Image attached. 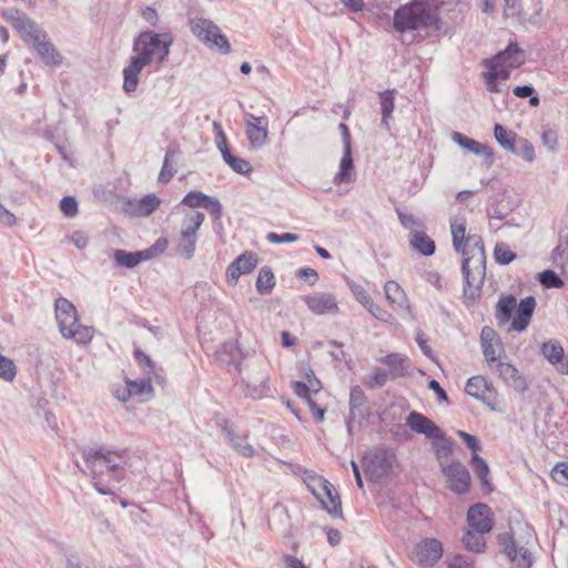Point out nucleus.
<instances>
[{"instance_id": "f257e3e1", "label": "nucleus", "mask_w": 568, "mask_h": 568, "mask_svg": "<svg viewBox=\"0 0 568 568\" xmlns=\"http://www.w3.org/2000/svg\"><path fill=\"white\" fill-rule=\"evenodd\" d=\"M453 245L464 256L462 272L464 276V296L476 301L481 294L486 276V254L483 239L478 235L465 236L466 221L456 217L450 224Z\"/></svg>"}, {"instance_id": "f03ea898", "label": "nucleus", "mask_w": 568, "mask_h": 568, "mask_svg": "<svg viewBox=\"0 0 568 568\" xmlns=\"http://www.w3.org/2000/svg\"><path fill=\"white\" fill-rule=\"evenodd\" d=\"M82 458L90 470L92 484L101 495L114 494V487L126 474L130 452L98 446L83 449Z\"/></svg>"}, {"instance_id": "7ed1b4c3", "label": "nucleus", "mask_w": 568, "mask_h": 568, "mask_svg": "<svg viewBox=\"0 0 568 568\" xmlns=\"http://www.w3.org/2000/svg\"><path fill=\"white\" fill-rule=\"evenodd\" d=\"M173 38L170 33L159 34L152 31H144L134 40L133 51L128 67L123 70V90L128 93L134 92L139 84V74L144 67L156 61L162 63L170 53Z\"/></svg>"}, {"instance_id": "20e7f679", "label": "nucleus", "mask_w": 568, "mask_h": 568, "mask_svg": "<svg viewBox=\"0 0 568 568\" xmlns=\"http://www.w3.org/2000/svg\"><path fill=\"white\" fill-rule=\"evenodd\" d=\"M393 24L400 33L414 30L430 33L442 29L437 9L425 0H414L400 6L394 12Z\"/></svg>"}, {"instance_id": "39448f33", "label": "nucleus", "mask_w": 568, "mask_h": 568, "mask_svg": "<svg viewBox=\"0 0 568 568\" xmlns=\"http://www.w3.org/2000/svg\"><path fill=\"white\" fill-rule=\"evenodd\" d=\"M525 62L524 52L517 44H509L507 49L499 52L491 60H486L487 71L484 73L487 90L490 92H501L505 82L514 69L519 68Z\"/></svg>"}, {"instance_id": "423d86ee", "label": "nucleus", "mask_w": 568, "mask_h": 568, "mask_svg": "<svg viewBox=\"0 0 568 568\" xmlns=\"http://www.w3.org/2000/svg\"><path fill=\"white\" fill-rule=\"evenodd\" d=\"M536 305L537 302L534 296H526L517 304V300L514 295H501L496 304L495 317L499 325H504L509 322L516 308V313L511 321L509 331L520 333L528 328Z\"/></svg>"}, {"instance_id": "0eeeda50", "label": "nucleus", "mask_w": 568, "mask_h": 568, "mask_svg": "<svg viewBox=\"0 0 568 568\" xmlns=\"http://www.w3.org/2000/svg\"><path fill=\"white\" fill-rule=\"evenodd\" d=\"M55 318L60 333L64 338L74 339L78 344H88L93 337V328L79 323L74 305L67 298L55 300Z\"/></svg>"}, {"instance_id": "6e6552de", "label": "nucleus", "mask_w": 568, "mask_h": 568, "mask_svg": "<svg viewBox=\"0 0 568 568\" xmlns=\"http://www.w3.org/2000/svg\"><path fill=\"white\" fill-rule=\"evenodd\" d=\"M190 29L194 37L210 48L220 50L222 53L230 52V43L221 33L220 28L212 21L202 17L189 20Z\"/></svg>"}, {"instance_id": "1a4fd4ad", "label": "nucleus", "mask_w": 568, "mask_h": 568, "mask_svg": "<svg viewBox=\"0 0 568 568\" xmlns=\"http://www.w3.org/2000/svg\"><path fill=\"white\" fill-rule=\"evenodd\" d=\"M440 469L446 479V487L450 491L456 495H465L469 491L471 484L470 473L462 462L440 463Z\"/></svg>"}, {"instance_id": "9d476101", "label": "nucleus", "mask_w": 568, "mask_h": 568, "mask_svg": "<svg viewBox=\"0 0 568 568\" xmlns=\"http://www.w3.org/2000/svg\"><path fill=\"white\" fill-rule=\"evenodd\" d=\"M349 415L346 419L347 433L352 436L356 428L362 426L363 420L369 417L368 398L361 386L351 388L349 393Z\"/></svg>"}, {"instance_id": "9b49d317", "label": "nucleus", "mask_w": 568, "mask_h": 568, "mask_svg": "<svg viewBox=\"0 0 568 568\" xmlns=\"http://www.w3.org/2000/svg\"><path fill=\"white\" fill-rule=\"evenodd\" d=\"M366 474L373 480H379L392 470L396 456L389 449L377 448L366 457Z\"/></svg>"}, {"instance_id": "f8f14e48", "label": "nucleus", "mask_w": 568, "mask_h": 568, "mask_svg": "<svg viewBox=\"0 0 568 568\" xmlns=\"http://www.w3.org/2000/svg\"><path fill=\"white\" fill-rule=\"evenodd\" d=\"M443 545L435 538H426L415 545L413 560L422 567H433L443 556Z\"/></svg>"}, {"instance_id": "ddd939ff", "label": "nucleus", "mask_w": 568, "mask_h": 568, "mask_svg": "<svg viewBox=\"0 0 568 568\" xmlns=\"http://www.w3.org/2000/svg\"><path fill=\"white\" fill-rule=\"evenodd\" d=\"M498 541L501 547V552L506 555L511 562H515L518 568L531 567V554L525 547H517L510 534H500Z\"/></svg>"}, {"instance_id": "4468645a", "label": "nucleus", "mask_w": 568, "mask_h": 568, "mask_svg": "<svg viewBox=\"0 0 568 568\" xmlns=\"http://www.w3.org/2000/svg\"><path fill=\"white\" fill-rule=\"evenodd\" d=\"M467 525L479 532H490L494 527L491 509L486 504H475L467 511Z\"/></svg>"}, {"instance_id": "2eb2a0df", "label": "nucleus", "mask_w": 568, "mask_h": 568, "mask_svg": "<svg viewBox=\"0 0 568 568\" xmlns=\"http://www.w3.org/2000/svg\"><path fill=\"white\" fill-rule=\"evenodd\" d=\"M490 369L497 373L504 383L513 387L516 392L524 394L528 389L526 378L511 363L500 361Z\"/></svg>"}, {"instance_id": "dca6fc26", "label": "nucleus", "mask_w": 568, "mask_h": 568, "mask_svg": "<svg viewBox=\"0 0 568 568\" xmlns=\"http://www.w3.org/2000/svg\"><path fill=\"white\" fill-rule=\"evenodd\" d=\"M465 392L485 404H489V400L496 397L495 387L481 375L470 377L466 383Z\"/></svg>"}, {"instance_id": "f3484780", "label": "nucleus", "mask_w": 568, "mask_h": 568, "mask_svg": "<svg viewBox=\"0 0 568 568\" xmlns=\"http://www.w3.org/2000/svg\"><path fill=\"white\" fill-rule=\"evenodd\" d=\"M257 257L253 252H244L237 256L226 270V278L229 283L235 284L240 275L247 274L257 265Z\"/></svg>"}, {"instance_id": "a211bd4d", "label": "nucleus", "mask_w": 568, "mask_h": 568, "mask_svg": "<svg viewBox=\"0 0 568 568\" xmlns=\"http://www.w3.org/2000/svg\"><path fill=\"white\" fill-rule=\"evenodd\" d=\"M356 180L352 144H344L343 156L339 161L338 171L333 178L335 185L349 184Z\"/></svg>"}, {"instance_id": "6ab92c4d", "label": "nucleus", "mask_w": 568, "mask_h": 568, "mask_svg": "<svg viewBox=\"0 0 568 568\" xmlns=\"http://www.w3.org/2000/svg\"><path fill=\"white\" fill-rule=\"evenodd\" d=\"M407 426L417 434H423L427 438L442 437V429L425 415L412 412L406 418Z\"/></svg>"}, {"instance_id": "aec40b11", "label": "nucleus", "mask_w": 568, "mask_h": 568, "mask_svg": "<svg viewBox=\"0 0 568 568\" xmlns=\"http://www.w3.org/2000/svg\"><path fill=\"white\" fill-rule=\"evenodd\" d=\"M155 256V248H146L142 251L128 252L125 250L116 248L113 252V260L120 267L133 268L141 262L151 260Z\"/></svg>"}, {"instance_id": "412c9836", "label": "nucleus", "mask_w": 568, "mask_h": 568, "mask_svg": "<svg viewBox=\"0 0 568 568\" xmlns=\"http://www.w3.org/2000/svg\"><path fill=\"white\" fill-rule=\"evenodd\" d=\"M161 204V200L155 194L144 195L140 200H128L125 202L124 210L131 215L135 216H149L152 214Z\"/></svg>"}, {"instance_id": "4be33fe9", "label": "nucleus", "mask_w": 568, "mask_h": 568, "mask_svg": "<svg viewBox=\"0 0 568 568\" xmlns=\"http://www.w3.org/2000/svg\"><path fill=\"white\" fill-rule=\"evenodd\" d=\"M307 307L315 314L336 313L338 311L336 298L328 293H318L303 297Z\"/></svg>"}, {"instance_id": "5701e85b", "label": "nucleus", "mask_w": 568, "mask_h": 568, "mask_svg": "<svg viewBox=\"0 0 568 568\" xmlns=\"http://www.w3.org/2000/svg\"><path fill=\"white\" fill-rule=\"evenodd\" d=\"M270 375L268 372H260L258 377L248 376V379H242V385L244 386V393L246 396L252 397L254 399L263 398L267 396L270 392Z\"/></svg>"}, {"instance_id": "b1692460", "label": "nucleus", "mask_w": 568, "mask_h": 568, "mask_svg": "<svg viewBox=\"0 0 568 568\" xmlns=\"http://www.w3.org/2000/svg\"><path fill=\"white\" fill-rule=\"evenodd\" d=\"M387 302L396 308L405 310L412 314L410 304L403 287L395 281H387L384 285Z\"/></svg>"}, {"instance_id": "393cba45", "label": "nucleus", "mask_w": 568, "mask_h": 568, "mask_svg": "<svg viewBox=\"0 0 568 568\" xmlns=\"http://www.w3.org/2000/svg\"><path fill=\"white\" fill-rule=\"evenodd\" d=\"M245 128L250 142H263L267 138V121L265 118L246 114Z\"/></svg>"}, {"instance_id": "a878e982", "label": "nucleus", "mask_w": 568, "mask_h": 568, "mask_svg": "<svg viewBox=\"0 0 568 568\" xmlns=\"http://www.w3.org/2000/svg\"><path fill=\"white\" fill-rule=\"evenodd\" d=\"M383 364L387 365L390 379L406 376L409 373L408 358L399 353H390L379 359Z\"/></svg>"}, {"instance_id": "bb28decb", "label": "nucleus", "mask_w": 568, "mask_h": 568, "mask_svg": "<svg viewBox=\"0 0 568 568\" xmlns=\"http://www.w3.org/2000/svg\"><path fill=\"white\" fill-rule=\"evenodd\" d=\"M409 244L410 246L424 256H430L435 253L436 245L423 230H413L409 232Z\"/></svg>"}, {"instance_id": "cd10ccee", "label": "nucleus", "mask_w": 568, "mask_h": 568, "mask_svg": "<svg viewBox=\"0 0 568 568\" xmlns=\"http://www.w3.org/2000/svg\"><path fill=\"white\" fill-rule=\"evenodd\" d=\"M327 486L329 487V491L326 488H322L321 490V499H317L322 507L332 516H342V501L335 487L328 481Z\"/></svg>"}, {"instance_id": "c85d7f7f", "label": "nucleus", "mask_w": 568, "mask_h": 568, "mask_svg": "<svg viewBox=\"0 0 568 568\" xmlns=\"http://www.w3.org/2000/svg\"><path fill=\"white\" fill-rule=\"evenodd\" d=\"M36 52L47 65H60L62 63V55L57 51L54 44L49 40L44 39L41 43L34 48Z\"/></svg>"}, {"instance_id": "c756f323", "label": "nucleus", "mask_w": 568, "mask_h": 568, "mask_svg": "<svg viewBox=\"0 0 568 568\" xmlns=\"http://www.w3.org/2000/svg\"><path fill=\"white\" fill-rule=\"evenodd\" d=\"M223 160L229 164V166L236 173L240 174H248L252 171V165L248 161L237 158L229 149V144H217Z\"/></svg>"}, {"instance_id": "7c9ffc66", "label": "nucleus", "mask_w": 568, "mask_h": 568, "mask_svg": "<svg viewBox=\"0 0 568 568\" xmlns=\"http://www.w3.org/2000/svg\"><path fill=\"white\" fill-rule=\"evenodd\" d=\"M540 353L549 364L557 366L564 359L565 349L558 339H549L541 344Z\"/></svg>"}, {"instance_id": "2f4dec72", "label": "nucleus", "mask_w": 568, "mask_h": 568, "mask_svg": "<svg viewBox=\"0 0 568 568\" xmlns=\"http://www.w3.org/2000/svg\"><path fill=\"white\" fill-rule=\"evenodd\" d=\"M486 532H479L474 528L468 527L463 536V544L465 548L474 552H484L486 548V541L484 535Z\"/></svg>"}, {"instance_id": "473e14b6", "label": "nucleus", "mask_w": 568, "mask_h": 568, "mask_svg": "<svg viewBox=\"0 0 568 568\" xmlns=\"http://www.w3.org/2000/svg\"><path fill=\"white\" fill-rule=\"evenodd\" d=\"M303 481L316 499H321L322 488H326L327 491H329V487L327 486L328 480L312 470H303Z\"/></svg>"}, {"instance_id": "72a5a7b5", "label": "nucleus", "mask_w": 568, "mask_h": 568, "mask_svg": "<svg viewBox=\"0 0 568 568\" xmlns=\"http://www.w3.org/2000/svg\"><path fill=\"white\" fill-rule=\"evenodd\" d=\"M204 214L202 212H190L187 213L182 223L180 234H187L197 239V231L204 222Z\"/></svg>"}, {"instance_id": "f704fd0d", "label": "nucleus", "mask_w": 568, "mask_h": 568, "mask_svg": "<svg viewBox=\"0 0 568 568\" xmlns=\"http://www.w3.org/2000/svg\"><path fill=\"white\" fill-rule=\"evenodd\" d=\"M471 466L474 468L476 476L480 480L483 489L486 490L487 493H490L493 490V487L488 480L489 467L487 463L478 454H473Z\"/></svg>"}, {"instance_id": "c9c22d12", "label": "nucleus", "mask_w": 568, "mask_h": 568, "mask_svg": "<svg viewBox=\"0 0 568 568\" xmlns=\"http://www.w3.org/2000/svg\"><path fill=\"white\" fill-rule=\"evenodd\" d=\"M13 27L19 32L20 37L24 40L29 36H32V32H37L41 27L30 19L24 13H18V16L13 19Z\"/></svg>"}, {"instance_id": "e433bc0d", "label": "nucleus", "mask_w": 568, "mask_h": 568, "mask_svg": "<svg viewBox=\"0 0 568 568\" xmlns=\"http://www.w3.org/2000/svg\"><path fill=\"white\" fill-rule=\"evenodd\" d=\"M179 151L175 149H168L165 152L164 162L159 174V182L166 184L176 173L174 158Z\"/></svg>"}, {"instance_id": "4c0bfd02", "label": "nucleus", "mask_w": 568, "mask_h": 568, "mask_svg": "<svg viewBox=\"0 0 568 568\" xmlns=\"http://www.w3.org/2000/svg\"><path fill=\"white\" fill-rule=\"evenodd\" d=\"M217 358L225 363L231 364L235 363L241 357V351L236 344V342L229 341L221 345L219 351L216 352Z\"/></svg>"}, {"instance_id": "58836bf2", "label": "nucleus", "mask_w": 568, "mask_h": 568, "mask_svg": "<svg viewBox=\"0 0 568 568\" xmlns=\"http://www.w3.org/2000/svg\"><path fill=\"white\" fill-rule=\"evenodd\" d=\"M197 239L187 234H180L176 242V253L185 260L193 258Z\"/></svg>"}, {"instance_id": "ea45409f", "label": "nucleus", "mask_w": 568, "mask_h": 568, "mask_svg": "<svg viewBox=\"0 0 568 568\" xmlns=\"http://www.w3.org/2000/svg\"><path fill=\"white\" fill-rule=\"evenodd\" d=\"M464 153H473L481 158V163L490 166L494 161V153L488 144H459Z\"/></svg>"}, {"instance_id": "a19ab883", "label": "nucleus", "mask_w": 568, "mask_h": 568, "mask_svg": "<svg viewBox=\"0 0 568 568\" xmlns=\"http://www.w3.org/2000/svg\"><path fill=\"white\" fill-rule=\"evenodd\" d=\"M275 285V277L272 270L267 266L262 267L256 280V290L260 294H267Z\"/></svg>"}, {"instance_id": "79ce46f5", "label": "nucleus", "mask_w": 568, "mask_h": 568, "mask_svg": "<svg viewBox=\"0 0 568 568\" xmlns=\"http://www.w3.org/2000/svg\"><path fill=\"white\" fill-rule=\"evenodd\" d=\"M394 90H387L379 94L382 122L385 125L388 124V119L392 116V113L394 111Z\"/></svg>"}, {"instance_id": "37998d69", "label": "nucleus", "mask_w": 568, "mask_h": 568, "mask_svg": "<svg viewBox=\"0 0 568 568\" xmlns=\"http://www.w3.org/2000/svg\"><path fill=\"white\" fill-rule=\"evenodd\" d=\"M126 387L130 396L151 395L153 393L150 376L139 381H126Z\"/></svg>"}, {"instance_id": "c03bdc74", "label": "nucleus", "mask_w": 568, "mask_h": 568, "mask_svg": "<svg viewBox=\"0 0 568 568\" xmlns=\"http://www.w3.org/2000/svg\"><path fill=\"white\" fill-rule=\"evenodd\" d=\"M227 440L232 445L234 450L241 456L253 457L255 455V449L251 444L246 442V436L234 434Z\"/></svg>"}, {"instance_id": "a18cd8bd", "label": "nucleus", "mask_w": 568, "mask_h": 568, "mask_svg": "<svg viewBox=\"0 0 568 568\" xmlns=\"http://www.w3.org/2000/svg\"><path fill=\"white\" fill-rule=\"evenodd\" d=\"M481 351L489 368H494V366L501 361V354L505 353L504 344L501 341L500 347H497V345L490 343L485 346H481Z\"/></svg>"}, {"instance_id": "49530a36", "label": "nucleus", "mask_w": 568, "mask_h": 568, "mask_svg": "<svg viewBox=\"0 0 568 568\" xmlns=\"http://www.w3.org/2000/svg\"><path fill=\"white\" fill-rule=\"evenodd\" d=\"M509 152L520 156L527 162H532L535 160V149L532 144H500Z\"/></svg>"}, {"instance_id": "de8ad7c7", "label": "nucleus", "mask_w": 568, "mask_h": 568, "mask_svg": "<svg viewBox=\"0 0 568 568\" xmlns=\"http://www.w3.org/2000/svg\"><path fill=\"white\" fill-rule=\"evenodd\" d=\"M495 261L500 265H508L516 258L513 252L505 243H497L494 248Z\"/></svg>"}, {"instance_id": "09e8293b", "label": "nucleus", "mask_w": 568, "mask_h": 568, "mask_svg": "<svg viewBox=\"0 0 568 568\" xmlns=\"http://www.w3.org/2000/svg\"><path fill=\"white\" fill-rule=\"evenodd\" d=\"M17 375V367L13 361L0 354V378L6 382H12Z\"/></svg>"}, {"instance_id": "8fccbe9b", "label": "nucleus", "mask_w": 568, "mask_h": 568, "mask_svg": "<svg viewBox=\"0 0 568 568\" xmlns=\"http://www.w3.org/2000/svg\"><path fill=\"white\" fill-rule=\"evenodd\" d=\"M388 379H390V376L386 371L379 367H375L373 373L367 376L365 384L369 388H378L383 387Z\"/></svg>"}, {"instance_id": "3c124183", "label": "nucleus", "mask_w": 568, "mask_h": 568, "mask_svg": "<svg viewBox=\"0 0 568 568\" xmlns=\"http://www.w3.org/2000/svg\"><path fill=\"white\" fill-rule=\"evenodd\" d=\"M437 442L434 443V448L439 457H448L453 454L454 450V442L449 438L445 437V434L442 432V437L435 438Z\"/></svg>"}, {"instance_id": "603ef678", "label": "nucleus", "mask_w": 568, "mask_h": 568, "mask_svg": "<svg viewBox=\"0 0 568 568\" xmlns=\"http://www.w3.org/2000/svg\"><path fill=\"white\" fill-rule=\"evenodd\" d=\"M550 475L556 483L568 487V462L557 463L552 467Z\"/></svg>"}, {"instance_id": "864d4df0", "label": "nucleus", "mask_w": 568, "mask_h": 568, "mask_svg": "<svg viewBox=\"0 0 568 568\" xmlns=\"http://www.w3.org/2000/svg\"><path fill=\"white\" fill-rule=\"evenodd\" d=\"M207 197L209 195L200 191H191L183 197L181 204L193 209L203 207L205 201H207Z\"/></svg>"}, {"instance_id": "5fc2aeb1", "label": "nucleus", "mask_w": 568, "mask_h": 568, "mask_svg": "<svg viewBox=\"0 0 568 568\" xmlns=\"http://www.w3.org/2000/svg\"><path fill=\"white\" fill-rule=\"evenodd\" d=\"M396 212H397L398 220H399L400 224L403 225V227L409 230L410 232H413V230H423L424 229V224L419 219L415 217L412 214L404 213L398 209L396 210Z\"/></svg>"}, {"instance_id": "6e6d98bb", "label": "nucleus", "mask_w": 568, "mask_h": 568, "mask_svg": "<svg viewBox=\"0 0 568 568\" xmlns=\"http://www.w3.org/2000/svg\"><path fill=\"white\" fill-rule=\"evenodd\" d=\"M540 283L548 288H558L564 285L562 280L552 270H546L539 274Z\"/></svg>"}, {"instance_id": "4d7b16f0", "label": "nucleus", "mask_w": 568, "mask_h": 568, "mask_svg": "<svg viewBox=\"0 0 568 568\" xmlns=\"http://www.w3.org/2000/svg\"><path fill=\"white\" fill-rule=\"evenodd\" d=\"M134 358L139 363V365L143 367L148 376L155 375V365L149 355H146L141 349L136 348L134 351Z\"/></svg>"}, {"instance_id": "13d9d810", "label": "nucleus", "mask_w": 568, "mask_h": 568, "mask_svg": "<svg viewBox=\"0 0 568 568\" xmlns=\"http://www.w3.org/2000/svg\"><path fill=\"white\" fill-rule=\"evenodd\" d=\"M347 283L355 298L365 307L372 301L369 293L354 281H348Z\"/></svg>"}, {"instance_id": "bf43d9fd", "label": "nucleus", "mask_w": 568, "mask_h": 568, "mask_svg": "<svg viewBox=\"0 0 568 568\" xmlns=\"http://www.w3.org/2000/svg\"><path fill=\"white\" fill-rule=\"evenodd\" d=\"M480 346H485L487 344L493 343L500 347V337L496 333V331L490 326H484L480 332Z\"/></svg>"}, {"instance_id": "052dcab7", "label": "nucleus", "mask_w": 568, "mask_h": 568, "mask_svg": "<svg viewBox=\"0 0 568 568\" xmlns=\"http://www.w3.org/2000/svg\"><path fill=\"white\" fill-rule=\"evenodd\" d=\"M62 213L68 217H73L78 213V202L74 196H64L60 202Z\"/></svg>"}, {"instance_id": "680f3d73", "label": "nucleus", "mask_w": 568, "mask_h": 568, "mask_svg": "<svg viewBox=\"0 0 568 568\" xmlns=\"http://www.w3.org/2000/svg\"><path fill=\"white\" fill-rule=\"evenodd\" d=\"M365 308L378 321L387 323L392 318V315L373 300L365 306Z\"/></svg>"}, {"instance_id": "e2e57ef3", "label": "nucleus", "mask_w": 568, "mask_h": 568, "mask_svg": "<svg viewBox=\"0 0 568 568\" xmlns=\"http://www.w3.org/2000/svg\"><path fill=\"white\" fill-rule=\"evenodd\" d=\"M266 239L271 243L282 244V243L296 242L298 240V235L293 234V233L277 234V233L271 232L267 234Z\"/></svg>"}, {"instance_id": "0e129e2a", "label": "nucleus", "mask_w": 568, "mask_h": 568, "mask_svg": "<svg viewBox=\"0 0 568 568\" xmlns=\"http://www.w3.org/2000/svg\"><path fill=\"white\" fill-rule=\"evenodd\" d=\"M203 209H206L215 220H220L222 216V205L216 197H212L209 195L207 201H205Z\"/></svg>"}, {"instance_id": "69168bd1", "label": "nucleus", "mask_w": 568, "mask_h": 568, "mask_svg": "<svg viewBox=\"0 0 568 568\" xmlns=\"http://www.w3.org/2000/svg\"><path fill=\"white\" fill-rule=\"evenodd\" d=\"M457 435L465 442L467 447L471 449L473 454H477V452L480 449V443L476 436L470 435L464 430H458Z\"/></svg>"}, {"instance_id": "338daca9", "label": "nucleus", "mask_w": 568, "mask_h": 568, "mask_svg": "<svg viewBox=\"0 0 568 568\" xmlns=\"http://www.w3.org/2000/svg\"><path fill=\"white\" fill-rule=\"evenodd\" d=\"M504 18L509 19L516 17L520 11L519 0H504Z\"/></svg>"}, {"instance_id": "774afa93", "label": "nucleus", "mask_w": 568, "mask_h": 568, "mask_svg": "<svg viewBox=\"0 0 568 568\" xmlns=\"http://www.w3.org/2000/svg\"><path fill=\"white\" fill-rule=\"evenodd\" d=\"M448 568H474V562L471 559L458 555L452 558Z\"/></svg>"}]
</instances>
